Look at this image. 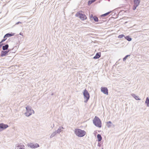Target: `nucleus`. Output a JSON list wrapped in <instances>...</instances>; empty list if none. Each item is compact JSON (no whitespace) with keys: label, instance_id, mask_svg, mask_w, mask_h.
Returning a JSON list of instances; mask_svg holds the SVG:
<instances>
[{"label":"nucleus","instance_id":"nucleus-18","mask_svg":"<svg viewBox=\"0 0 149 149\" xmlns=\"http://www.w3.org/2000/svg\"><path fill=\"white\" fill-rule=\"evenodd\" d=\"M63 128V127H60L56 131H55L57 133L59 134L62 131L61 129Z\"/></svg>","mask_w":149,"mask_h":149},{"label":"nucleus","instance_id":"nucleus-12","mask_svg":"<svg viewBox=\"0 0 149 149\" xmlns=\"http://www.w3.org/2000/svg\"><path fill=\"white\" fill-rule=\"evenodd\" d=\"M9 47V45L8 44L2 46V49L3 50H8Z\"/></svg>","mask_w":149,"mask_h":149},{"label":"nucleus","instance_id":"nucleus-16","mask_svg":"<svg viewBox=\"0 0 149 149\" xmlns=\"http://www.w3.org/2000/svg\"><path fill=\"white\" fill-rule=\"evenodd\" d=\"M97 138L98 139V141L99 142L102 139V137L100 134H98L97 135Z\"/></svg>","mask_w":149,"mask_h":149},{"label":"nucleus","instance_id":"nucleus-17","mask_svg":"<svg viewBox=\"0 0 149 149\" xmlns=\"http://www.w3.org/2000/svg\"><path fill=\"white\" fill-rule=\"evenodd\" d=\"M145 102L147 106L149 107V98L148 97L146 98Z\"/></svg>","mask_w":149,"mask_h":149},{"label":"nucleus","instance_id":"nucleus-22","mask_svg":"<svg viewBox=\"0 0 149 149\" xmlns=\"http://www.w3.org/2000/svg\"><path fill=\"white\" fill-rule=\"evenodd\" d=\"M57 133L56 132V131L54 132L50 136V138H52Z\"/></svg>","mask_w":149,"mask_h":149},{"label":"nucleus","instance_id":"nucleus-21","mask_svg":"<svg viewBox=\"0 0 149 149\" xmlns=\"http://www.w3.org/2000/svg\"><path fill=\"white\" fill-rule=\"evenodd\" d=\"M125 38L128 41H130L132 40V38L129 36H127L125 37Z\"/></svg>","mask_w":149,"mask_h":149},{"label":"nucleus","instance_id":"nucleus-19","mask_svg":"<svg viewBox=\"0 0 149 149\" xmlns=\"http://www.w3.org/2000/svg\"><path fill=\"white\" fill-rule=\"evenodd\" d=\"M111 12V11H109V12H108L105 13H104L103 14H102V15H101V17H105L106 16H107V15H109L110 13Z\"/></svg>","mask_w":149,"mask_h":149},{"label":"nucleus","instance_id":"nucleus-34","mask_svg":"<svg viewBox=\"0 0 149 149\" xmlns=\"http://www.w3.org/2000/svg\"><path fill=\"white\" fill-rule=\"evenodd\" d=\"M19 149H24V148H20Z\"/></svg>","mask_w":149,"mask_h":149},{"label":"nucleus","instance_id":"nucleus-32","mask_svg":"<svg viewBox=\"0 0 149 149\" xmlns=\"http://www.w3.org/2000/svg\"><path fill=\"white\" fill-rule=\"evenodd\" d=\"M19 34L20 35H22V36L23 35V33H21V32Z\"/></svg>","mask_w":149,"mask_h":149},{"label":"nucleus","instance_id":"nucleus-10","mask_svg":"<svg viewBox=\"0 0 149 149\" xmlns=\"http://www.w3.org/2000/svg\"><path fill=\"white\" fill-rule=\"evenodd\" d=\"M15 35V33H8L6 34L4 36V38H6L7 37H11L13 36H14Z\"/></svg>","mask_w":149,"mask_h":149},{"label":"nucleus","instance_id":"nucleus-29","mask_svg":"<svg viewBox=\"0 0 149 149\" xmlns=\"http://www.w3.org/2000/svg\"><path fill=\"white\" fill-rule=\"evenodd\" d=\"M19 23H21V22H17L15 24H19Z\"/></svg>","mask_w":149,"mask_h":149},{"label":"nucleus","instance_id":"nucleus-13","mask_svg":"<svg viewBox=\"0 0 149 149\" xmlns=\"http://www.w3.org/2000/svg\"><path fill=\"white\" fill-rule=\"evenodd\" d=\"M107 125L108 127H112V126H113V125L111 121H109L107 122Z\"/></svg>","mask_w":149,"mask_h":149},{"label":"nucleus","instance_id":"nucleus-8","mask_svg":"<svg viewBox=\"0 0 149 149\" xmlns=\"http://www.w3.org/2000/svg\"><path fill=\"white\" fill-rule=\"evenodd\" d=\"M8 126L7 125L4 124L3 123H0V132L3 130L6 129Z\"/></svg>","mask_w":149,"mask_h":149},{"label":"nucleus","instance_id":"nucleus-33","mask_svg":"<svg viewBox=\"0 0 149 149\" xmlns=\"http://www.w3.org/2000/svg\"><path fill=\"white\" fill-rule=\"evenodd\" d=\"M54 124H53V127H52V126H51V127H52V128H53V127H54Z\"/></svg>","mask_w":149,"mask_h":149},{"label":"nucleus","instance_id":"nucleus-30","mask_svg":"<svg viewBox=\"0 0 149 149\" xmlns=\"http://www.w3.org/2000/svg\"><path fill=\"white\" fill-rule=\"evenodd\" d=\"M2 42H2L1 41L0 42V45H1L2 46V45H3Z\"/></svg>","mask_w":149,"mask_h":149},{"label":"nucleus","instance_id":"nucleus-35","mask_svg":"<svg viewBox=\"0 0 149 149\" xmlns=\"http://www.w3.org/2000/svg\"><path fill=\"white\" fill-rule=\"evenodd\" d=\"M2 46L1 45H0V48L1 47V46Z\"/></svg>","mask_w":149,"mask_h":149},{"label":"nucleus","instance_id":"nucleus-25","mask_svg":"<svg viewBox=\"0 0 149 149\" xmlns=\"http://www.w3.org/2000/svg\"><path fill=\"white\" fill-rule=\"evenodd\" d=\"M124 37H125V36L123 34H121L119 35L118 36V38H121Z\"/></svg>","mask_w":149,"mask_h":149},{"label":"nucleus","instance_id":"nucleus-24","mask_svg":"<svg viewBox=\"0 0 149 149\" xmlns=\"http://www.w3.org/2000/svg\"><path fill=\"white\" fill-rule=\"evenodd\" d=\"M130 56V55H127L123 59V61H125L127 58V57Z\"/></svg>","mask_w":149,"mask_h":149},{"label":"nucleus","instance_id":"nucleus-20","mask_svg":"<svg viewBox=\"0 0 149 149\" xmlns=\"http://www.w3.org/2000/svg\"><path fill=\"white\" fill-rule=\"evenodd\" d=\"M96 0H89L88 2V5H90L92 3L95 1Z\"/></svg>","mask_w":149,"mask_h":149},{"label":"nucleus","instance_id":"nucleus-31","mask_svg":"<svg viewBox=\"0 0 149 149\" xmlns=\"http://www.w3.org/2000/svg\"><path fill=\"white\" fill-rule=\"evenodd\" d=\"M123 11H124V10H121L120 12H119V14L120 13H121V12H122Z\"/></svg>","mask_w":149,"mask_h":149},{"label":"nucleus","instance_id":"nucleus-2","mask_svg":"<svg viewBox=\"0 0 149 149\" xmlns=\"http://www.w3.org/2000/svg\"><path fill=\"white\" fill-rule=\"evenodd\" d=\"M74 132L76 135L79 137H83L86 134L85 131L79 129H75Z\"/></svg>","mask_w":149,"mask_h":149},{"label":"nucleus","instance_id":"nucleus-4","mask_svg":"<svg viewBox=\"0 0 149 149\" xmlns=\"http://www.w3.org/2000/svg\"><path fill=\"white\" fill-rule=\"evenodd\" d=\"M83 94L84 98L86 99L84 102L85 103H86L90 98V96L89 93L88 91L86 89H85L83 92Z\"/></svg>","mask_w":149,"mask_h":149},{"label":"nucleus","instance_id":"nucleus-14","mask_svg":"<svg viewBox=\"0 0 149 149\" xmlns=\"http://www.w3.org/2000/svg\"><path fill=\"white\" fill-rule=\"evenodd\" d=\"M134 4L138 6L140 3V1L139 0H134Z\"/></svg>","mask_w":149,"mask_h":149},{"label":"nucleus","instance_id":"nucleus-9","mask_svg":"<svg viewBox=\"0 0 149 149\" xmlns=\"http://www.w3.org/2000/svg\"><path fill=\"white\" fill-rule=\"evenodd\" d=\"M101 91L107 95H108V90L107 88L106 87H102L101 88Z\"/></svg>","mask_w":149,"mask_h":149},{"label":"nucleus","instance_id":"nucleus-7","mask_svg":"<svg viewBox=\"0 0 149 149\" xmlns=\"http://www.w3.org/2000/svg\"><path fill=\"white\" fill-rule=\"evenodd\" d=\"M11 51V49H8L6 50L2 51L1 52V57L5 56L8 55V52Z\"/></svg>","mask_w":149,"mask_h":149},{"label":"nucleus","instance_id":"nucleus-26","mask_svg":"<svg viewBox=\"0 0 149 149\" xmlns=\"http://www.w3.org/2000/svg\"><path fill=\"white\" fill-rule=\"evenodd\" d=\"M138 6H136V5L134 4V5L133 7V10H135L136 9V7Z\"/></svg>","mask_w":149,"mask_h":149},{"label":"nucleus","instance_id":"nucleus-23","mask_svg":"<svg viewBox=\"0 0 149 149\" xmlns=\"http://www.w3.org/2000/svg\"><path fill=\"white\" fill-rule=\"evenodd\" d=\"M93 19L96 22H98V18L95 16H94L93 18Z\"/></svg>","mask_w":149,"mask_h":149},{"label":"nucleus","instance_id":"nucleus-27","mask_svg":"<svg viewBox=\"0 0 149 149\" xmlns=\"http://www.w3.org/2000/svg\"><path fill=\"white\" fill-rule=\"evenodd\" d=\"M94 16H93V15L92 14H91L90 16V18L91 20H93V18Z\"/></svg>","mask_w":149,"mask_h":149},{"label":"nucleus","instance_id":"nucleus-36","mask_svg":"<svg viewBox=\"0 0 149 149\" xmlns=\"http://www.w3.org/2000/svg\"><path fill=\"white\" fill-rule=\"evenodd\" d=\"M53 95V93H52V95Z\"/></svg>","mask_w":149,"mask_h":149},{"label":"nucleus","instance_id":"nucleus-11","mask_svg":"<svg viewBox=\"0 0 149 149\" xmlns=\"http://www.w3.org/2000/svg\"><path fill=\"white\" fill-rule=\"evenodd\" d=\"M101 56L100 52L97 53L93 57V58L95 59H97L99 58Z\"/></svg>","mask_w":149,"mask_h":149},{"label":"nucleus","instance_id":"nucleus-15","mask_svg":"<svg viewBox=\"0 0 149 149\" xmlns=\"http://www.w3.org/2000/svg\"><path fill=\"white\" fill-rule=\"evenodd\" d=\"M131 95L136 100H141V99L139 97L137 96L136 95L134 94H132Z\"/></svg>","mask_w":149,"mask_h":149},{"label":"nucleus","instance_id":"nucleus-6","mask_svg":"<svg viewBox=\"0 0 149 149\" xmlns=\"http://www.w3.org/2000/svg\"><path fill=\"white\" fill-rule=\"evenodd\" d=\"M27 146L29 147L32 148H35L39 147V145L37 143L34 144L33 143H28Z\"/></svg>","mask_w":149,"mask_h":149},{"label":"nucleus","instance_id":"nucleus-3","mask_svg":"<svg viewBox=\"0 0 149 149\" xmlns=\"http://www.w3.org/2000/svg\"><path fill=\"white\" fill-rule=\"evenodd\" d=\"M26 112L24 113L25 116L28 117L31 115L32 113H34V111L30 106H27L26 107Z\"/></svg>","mask_w":149,"mask_h":149},{"label":"nucleus","instance_id":"nucleus-5","mask_svg":"<svg viewBox=\"0 0 149 149\" xmlns=\"http://www.w3.org/2000/svg\"><path fill=\"white\" fill-rule=\"evenodd\" d=\"M76 17H78L81 20H84L87 19L86 15L83 14L80 12H78L75 15Z\"/></svg>","mask_w":149,"mask_h":149},{"label":"nucleus","instance_id":"nucleus-1","mask_svg":"<svg viewBox=\"0 0 149 149\" xmlns=\"http://www.w3.org/2000/svg\"><path fill=\"white\" fill-rule=\"evenodd\" d=\"M94 124L96 127L100 128L102 127V123L100 119L97 116H95L93 120Z\"/></svg>","mask_w":149,"mask_h":149},{"label":"nucleus","instance_id":"nucleus-28","mask_svg":"<svg viewBox=\"0 0 149 149\" xmlns=\"http://www.w3.org/2000/svg\"><path fill=\"white\" fill-rule=\"evenodd\" d=\"M6 39V38H4L2 40H1V41L2 42H3L4 41H5Z\"/></svg>","mask_w":149,"mask_h":149}]
</instances>
